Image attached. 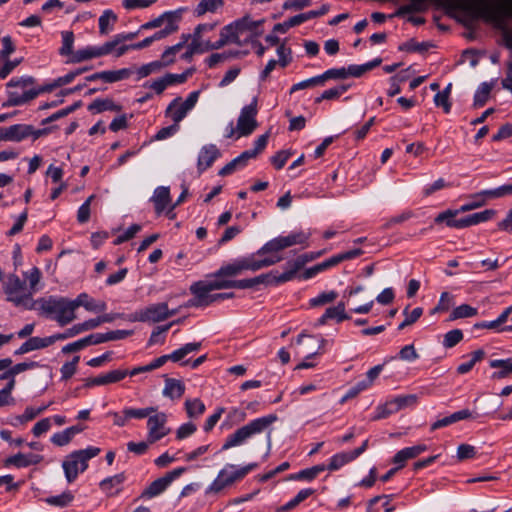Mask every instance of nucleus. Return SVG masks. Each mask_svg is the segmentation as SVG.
I'll return each mask as SVG.
<instances>
[{
  "instance_id": "f257e3e1",
  "label": "nucleus",
  "mask_w": 512,
  "mask_h": 512,
  "mask_svg": "<svg viewBox=\"0 0 512 512\" xmlns=\"http://www.w3.org/2000/svg\"><path fill=\"white\" fill-rule=\"evenodd\" d=\"M305 262L300 259L288 261L285 265L283 273L277 271H270L265 274L258 275L250 279L231 280L227 276L217 275V271L212 275V279H206L211 285L213 291L221 289H249L256 287L260 284L264 285H280L291 281L295 278L297 272L304 266Z\"/></svg>"
},
{
  "instance_id": "f03ea898",
  "label": "nucleus",
  "mask_w": 512,
  "mask_h": 512,
  "mask_svg": "<svg viewBox=\"0 0 512 512\" xmlns=\"http://www.w3.org/2000/svg\"><path fill=\"white\" fill-rule=\"evenodd\" d=\"M450 7L463 11L470 21L482 19L486 22L498 23L504 17H512L510 0H446Z\"/></svg>"
},
{
  "instance_id": "7ed1b4c3",
  "label": "nucleus",
  "mask_w": 512,
  "mask_h": 512,
  "mask_svg": "<svg viewBox=\"0 0 512 512\" xmlns=\"http://www.w3.org/2000/svg\"><path fill=\"white\" fill-rule=\"evenodd\" d=\"M39 315L50 318L63 327L73 322L77 316L71 299L62 296L41 297L35 308Z\"/></svg>"
},
{
  "instance_id": "20e7f679",
  "label": "nucleus",
  "mask_w": 512,
  "mask_h": 512,
  "mask_svg": "<svg viewBox=\"0 0 512 512\" xmlns=\"http://www.w3.org/2000/svg\"><path fill=\"white\" fill-rule=\"evenodd\" d=\"M277 419L278 418L275 414H269L251 420L249 423L238 428L235 432L226 438L222 446V450H228L230 448L245 444L253 436L261 434L262 432L269 429L270 426L277 421Z\"/></svg>"
},
{
  "instance_id": "39448f33",
  "label": "nucleus",
  "mask_w": 512,
  "mask_h": 512,
  "mask_svg": "<svg viewBox=\"0 0 512 512\" xmlns=\"http://www.w3.org/2000/svg\"><path fill=\"white\" fill-rule=\"evenodd\" d=\"M256 255L257 254L255 253L247 257L238 258L227 265L221 266L217 270V275L227 276L228 278L235 277L244 271H258L262 268L272 266L282 260V257L277 255H269L263 259H256Z\"/></svg>"
},
{
  "instance_id": "423d86ee",
  "label": "nucleus",
  "mask_w": 512,
  "mask_h": 512,
  "mask_svg": "<svg viewBox=\"0 0 512 512\" xmlns=\"http://www.w3.org/2000/svg\"><path fill=\"white\" fill-rule=\"evenodd\" d=\"M35 79L31 76L14 77L7 83L8 99L4 107L19 106L36 98L40 91L34 86Z\"/></svg>"
},
{
  "instance_id": "0eeeda50",
  "label": "nucleus",
  "mask_w": 512,
  "mask_h": 512,
  "mask_svg": "<svg viewBox=\"0 0 512 512\" xmlns=\"http://www.w3.org/2000/svg\"><path fill=\"white\" fill-rule=\"evenodd\" d=\"M100 452V448L89 446L85 449L76 450L68 454L62 462L66 481L73 483L80 474L87 470L88 461L96 457Z\"/></svg>"
},
{
  "instance_id": "6e6552de",
  "label": "nucleus",
  "mask_w": 512,
  "mask_h": 512,
  "mask_svg": "<svg viewBox=\"0 0 512 512\" xmlns=\"http://www.w3.org/2000/svg\"><path fill=\"white\" fill-rule=\"evenodd\" d=\"M3 290L6 294V300L16 307H22L26 310L35 308L36 300H33L31 291L28 290L25 281L16 274H10L6 277L3 282Z\"/></svg>"
},
{
  "instance_id": "1a4fd4ad",
  "label": "nucleus",
  "mask_w": 512,
  "mask_h": 512,
  "mask_svg": "<svg viewBox=\"0 0 512 512\" xmlns=\"http://www.w3.org/2000/svg\"><path fill=\"white\" fill-rule=\"evenodd\" d=\"M256 467V463H250L245 466H236L234 464L225 465V467L219 471L217 477L209 485L207 492L219 493L227 486H230L236 481L243 479Z\"/></svg>"
},
{
  "instance_id": "9d476101",
  "label": "nucleus",
  "mask_w": 512,
  "mask_h": 512,
  "mask_svg": "<svg viewBox=\"0 0 512 512\" xmlns=\"http://www.w3.org/2000/svg\"><path fill=\"white\" fill-rule=\"evenodd\" d=\"M311 236L310 232L306 231H293L286 236H278L267 243H265L259 250H257V256L262 255H275L283 249L292 247L294 245H301L307 247V241Z\"/></svg>"
},
{
  "instance_id": "9b49d317",
  "label": "nucleus",
  "mask_w": 512,
  "mask_h": 512,
  "mask_svg": "<svg viewBox=\"0 0 512 512\" xmlns=\"http://www.w3.org/2000/svg\"><path fill=\"white\" fill-rule=\"evenodd\" d=\"M200 96V91L191 92L185 100L181 97L174 98L165 110V116L170 118L173 123H179L195 107Z\"/></svg>"
},
{
  "instance_id": "f8f14e48",
  "label": "nucleus",
  "mask_w": 512,
  "mask_h": 512,
  "mask_svg": "<svg viewBox=\"0 0 512 512\" xmlns=\"http://www.w3.org/2000/svg\"><path fill=\"white\" fill-rule=\"evenodd\" d=\"M177 312V309L169 310L166 303H155L136 311L129 317V320L157 323L177 314Z\"/></svg>"
},
{
  "instance_id": "ddd939ff",
  "label": "nucleus",
  "mask_w": 512,
  "mask_h": 512,
  "mask_svg": "<svg viewBox=\"0 0 512 512\" xmlns=\"http://www.w3.org/2000/svg\"><path fill=\"white\" fill-rule=\"evenodd\" d=\"M168 416L165 412H156L149 415L147 420L148 443H156L170 434L171 429L167 426Z\"/></svg>"
},
{
  "instance_id": "4468645a",
  "label": "nucleus",
  "mask_w": 512,
  "mask_h": 512,
  "mask_svg": "<svg viewBox=\"0 0 512 512\" xmlns=\"http://www.w3.org/2000/svg\"><path fill=\"white\" fill-rule=\"evenodd\" d=\"M257 112V98H253L249 105H246L241 109L236 126L238 138L252 134L253 131L257 128Z\"/></svg>"
},
{
  "instance_id": "2eb2a0df",
  "label": "nucleus",
  "mask_w": 512,
  "mask_h": 512,
  "mask_svg": "<svg viewBox=\"0 0 512 512\" xmlns=\"http://www.w3.org/2000/svg\"><path fill=\"white\" fill-rule=\"evenodd\" d=\"M184 467L176 468L167 472L163 477L154 480L142 493L141 498L151 499L162 494L170 484L179 478L184 472Z\"/></svg>"
},
{
  "instance_id": "dca6fc26",
  "label": "nucleus",
  "mask_w": 512,
  "mask_h": 512,
  "mask_svg": "<svg viewBox=\"0 0 512 512\" xmlns=\"http://www.w3.org/2000/svg\"><path fill=\"white\" fill-rule=\"evenodd\" d=\"M213 291L211 285L208 283L207 280H200L197 282H194L190 286V292L193 295V298H191L186 306L187 307H206L213 303V296L214 294H211Z\"/></svg>"
},
{
  "instance_id": "f3484780",
  "label": "nucleus",
  "mask_w": 512,
  "mask_h": 512,
  "mask_svg": "<svg viewBox=\"0 0 512 512\" xmlns=\"http://www.w3.org/2000/svg\"><path fill=\"white\" fill-rule=\"evenodd\" d=\"M110 47L108 42H105L101 46H87L82 49H78L72 55V57L66 60V63H81L93 58H98L108 55Z\"/></svg>"
},
{
  "instance_id": "a211bd4d",
  "label": "nucleus",
  "mask_w": 512,
  "mask_h": 512,
  "mask_svg": "<svg viewBox=\"0 0 512 512\" xmlns=\"http://www.w3.org/2000/svg\"><path fill=\"white\" fill-rule=\"evenodd\" d=\"M242 45L243 41L240 31L238 30L235 21L224 26L220 31L219 40L213 42L212 46H209L211 50H218L227 44Z\"/></svg>"
},
{
  "instance_id": "6ab92c4d",
  "label": "nucleus",
  "mask_w": 512,
  "mask_h": 512,
  "mask_svg": "<svg viewBox=\"0 0 512 512\" xmlns=\"http://www.w3.org/2000/svg\"><path fill=\"white\" fill-rule=\"evenodd\" d=\"M263 22L264 20L255 21L248 16L235 21L236 26L240 31L241 37L245 43L261 35L259 27L262 25Z\"/></svg>"
},
{
  "instance_id": "aec40b11",
  "label": "nucleus",
  "mask_w": 512,
  "mask_h": 512,
  "mask_svg": "<svg viewBox=\"0 0 512 512\" xmlns=\"http://www.w3.org/2000/svg\"><path fill=\"white\" fill-rule=\"evenodd\" d=\"M220 150L215 144L204 145L198 154L197 158V170L199 174L210 168L216 159L220 157Z\"/></svg>"
},
{
  "instance_id": "412c9836",
  "label": "nucleus",
  "mask_w": 512,
  "mask_h": 512,
  "mask_svg": "<svg viewBox=\"0 0 512 512\" xmlns=\"http://www.w3.org/2000/svg\"><path fill=\"white\" fill-rule=\"evenodd\" d=\"M33 133V127L25 124H15L9 127L0 128V141L19 142Z\"/></svg>"
},
{
  "instance_id": "4be33fe9",
  "label": "nucleus",
  "mask_w": 512,
  "mask_h": 512,
  "mask_svg": "<svg viewBox=\"0 0 512 512\" xmlns=\"http://www.w3.org/2000/svg\"><path fill=\"white\" fill-rule=\"evenodd\" d=\"M72 302L75 312L79 307H84L87 311L93 313L104 312L107 309V304L105 301L96 300L90 297L87 293H80L75 299L72 300Z\"/></svg>"
},
{
  "instance_id": "5701e85b",
  "label": "nucleus",
  "mask_w": 512,
  "mask_h": 512,
  "mask_svg": "<svg viewBox=\"0 0 512 512\" xmlns=\"http://www.w3.org/2000/svg\"><path fill=\"white\" fill-rule=\"evenodd\" d=\"M182 10L166 11L157 18H154L139 27V32L159 28L162 25H169L170 22L177 23L180 20Z\"/></svg>"
},
{
  "instance_id": "b1692460",
  "label": "nucleus",
  "mask_w": 512,
  "mask_h": 512,
  "mask_svg": "<svg viewBox=\"0 0 512 512\" xmlns=\"http://www.w3.org/2000/svg\"><path fill=\"white\" fill-rule=\"evenodd\" d=\"M43 460V456L39 454H23L17 453L8 457L5 460V466H15L16 468H26L32 465H37Z\"/></svg>"
},
{
  "instance_id": "393cba45",
  "label": "nucleus",
  "mask_w": 512,
  "mask_h": 512,
  "mask_svg": "<svg viewBox=\"0 0 512 512\" xmlns=\"http://www.w3.org/2000/svg\"><path fill=\"white\" fill-rule=\"evenodd\" d=\"M427 449L428 448L425 444H418L415 446L403 448L394 455L393 463L398 465V468H402L407 460L416 458Z\"/></svg>"
},
{
  "instance_id": "a878e982",
  "label": "nucleus",
  "mask_w": 512,
  "mask_h": 512,
  "mask_svg": "<svg viewBox=\"0 0 512 512\" xmlns=\"http://www.w3.org/2000/svg\"><path fill=\"white\" fill-rule=\"evenodd\" d=\"M154 204L155 212L161 215L171 203L170 189L166 186H159L154 190L151 197Z\"/></svg>"
},
{
  "instance_id": "bb28decb",
  "label": "nucleus",
  "mask_w": 512,
  "mask_h": 512,
  "mask_svg": "<svg viewBox=\"0 0 512 512\" xmlns=\"http://www.w3.org/2000/svg\"><path fill=\"white\" fill-rule=\"evenodd\" d=\"M125 480V474L118 473L103 479L99 483V487L107 496H115L121 491V486Z\"/></svg>"
},
{
  "instance_id": "cd10ccee",
  "label": "nucleus",
  "mask_w": 512,
  "mask_h": 512,
  "mask_svg": "<svg viewBox=\"0 0 512 512\" xmlns=\"http://www.w3.org/2000/svg\"><path fill=\"white\" fill-rule=\"evenodd\" d=\"M512 314V306L507 307L495 320L482 321L474 325L477 329H489L496 332H504L505 324L508 321L509 316Z\"/></svg>"
},
{
  "instance_id": "c85d7f7f",
  "label": "nucleus",
  "mask_w": 512,
  "mask_h": 512,
  "mask_svg": "<svg viewBox=\"0 0 512 512\" xmlns=\"http://www.w3.org/2000/svg\"><path fill=\"white\" fill-rule=\"evenodd\" d=\"M457 209L452 210L448 209L441 213H439L435 219V224H441L445 223L450 228H456V229H463V225L461 224L463 222V218L457 219L456 216L458 215Z\"/></svg>"
},
{
  "instance_id": "c756f323",
  "label": "nucleus",
  "mask_w": 512,
  "mask_h": 512,
  "mask_svg": "<svg viewBox=\"0 0 512 512\" xmlns=\"http://www.w3.org/2000/svg\"><path fill=\"white\" fill-rule=\"evenodd\" d=\"M122 107L116 104L110 98H97L88 106V110L92 113H102L105 111H121Z\"/></svg>"
},
{
  "instance_id": "7c9ffc66",
  "label": "nucleus",
  "mask_w": 512,
  "mask_h": 512,
  "mask_svg": "<svg viewBox=\"0 0 512 512\" xmlns=\"http://www.w3.org/2000/svg\"><path fill=\"white\" fill-rule=\"evenodd\" d=\"M495 215L496 211L494 209H486L484 211L463 217V222L461 224L463 225V228H467L489 221L494 218Z\"/></svg>"
},
{
  "instance_id": "2f4dec72",
  "label": "nucleus",
  "mask_w": 512,
  "mask_h": 512,
  "mask_svg": "<svg viewBox=\"0 0 512 512\" xmlns=\"http://www.w3.org/2000/svg\"><path fill=\"white\" fill-rule=\"evenodd\" d=\"M118 20L117 15L110 9L103 11L98 19L99 33L107 35L114 30V26Z\"/></svg>"
},
{
  "instance_id": "473e14b6",
  "label": "nucleus",
  "mask_w": 512,
  "mask_h": 512,
  "mask_svg": "<svg viewBox=\"0 0 512 512\" xmlns=\"http://www.w3.org/2000/svg\"><path fill=\"white\" fill-rule=\"evenodd\" d=\"M185 391V385L182 381L173 379V378H167L165 380V386L163 389V395L165 397L171 398V399H178L182 397Z\"/></svg>"
},
{
  "instance_id": "72a5a7b5",
  "label": "nucleus",
  "mask_w": 512,
  "mask_h": 512,
  "mask_svg": "<svg viewBox=\"0 0 512 512\" xmlns=\"http://www.w3.org/2000/svg\"><path fill=\"white\" fill-rule=\"evenodd\" d=\"M354 455L351 451H345L334 454L327 465V469L329 471H337L342 468L344 465L354 461Z\"/></svg>"
},
{
  "instance_id": "f704fd0d",
  "label": "nucleus",
  "mask_w": 512,
  "mask_h": 512,
  "mask_svg": "<svg viewBox=\"0 0 512 512\" xmlns=\"http://www.w3.org/2000/svg\"><path fill=\"white\" fill-rule=\"evenodd\" d=\"M490 367L499 368V371L493 373V378H505L506 376L512 373V358L491 360Z\"/></svg>"
},
{
  "instance_id": "c9c22d12",
  "label": "nucleus",
  "mask_w": 512,
  "mask_h": 512,
  "mask_svg": "<svg viewBox=\"0 0 512 512\" xmlns=\"http://www.w3.org/2000/svg\"><path fill=\"white\" fill-rule=\"evenodd\" d=\"M224 5L223 0H200L194 10V14L198 17L206 13H215Z\"/></svg>"
},
{
  "instance_id": "e433bc0d",
  "label": "nucleus",
  "mask_w": 512,
  "mask_h": 512,
  "mask_svg": "<svg viewBox=\"0 0 512 512\" xmlns=\"http://www.w3.org/2000/svg\"><path fill=\"white\" fill-rule=\"evenodd\" d=\"M61 37L62 45L59 48V54L61 56H67L68 58H70L75 53V51H73L75 39L74 33L72 31H62Z\"/></svg>"
},
{
  "instance_id": "4c0bfd02",
  "label": "nucleus",
  "mask_w": 512,
  "mask_h": 512,
  "mask_svg": "<svg viewBox=\"0 0 512 512\" xmlns=\"http://www.w3.org/2000/svg\"><path fill=\"white\" fill-rule=\"evenodd\" d=\"M205 409V404L199 398L185 401V410L189 418H199Z\"/></svg>"
},
{
  "instance_id": "58836bf2",
  "label": "nucleus",
  "mask_w": 512,
  "mask_h": 512,
  "mask_svg": "<svg viewBox=\"0 0 512 512\" xmlns=\"http://www.w3.org/2000/svg\"><path fill=\"white\" fill-rule=\"evenodd\" d=\"M201 343L193 342V343H187L181 348L173 351L171 354H168L169 360L173 362H178L182 360L185 356H187L189 353L196 352L200 349Z\"/></svg>"
},
{
  "instance_id": "ea45409f",
  "label": "nucleus",
  "mask_w": 512,
  "mask_h": 512,
  "mask_svg": "<svg viewBox=\"0 0 512 512\" xmlns=\"http://www.w3.org/2000/svg\"><path fill=\"white\" fill-rule=\"evenodd\" d=\"M248 159L241 153L238 157L231 160L227 163L222 169L219 171L220 176H227L235 172L239 168H243L246 166Z\"/></svg>"
},
{
  "instance_id": "a19ab883",
  "label": "nucleus",
  "mask_w": 512,
  "mask_h": 512,
  "mask_svg": "<svg viewBox=\"0 0 512 512\" xmlns=\"http://www.w3.org/2000/svg\"><path fill=\"white\" fill-rule=\"evenodd\" d=\"M215 26L216 23H204L197 25L193 32V40L197 41L200 44H203L204 46H212L213 42L205 40L203 38V34L213 31Z\"/></svg>"
},
{
  "instance_id": "79ce46f5",
  "label": "nucleus",
  "mask_w": 512,
  "mask_h": 512,
  "mask_svg": "<svg viewBox=\"0 0 512 512\" xmlns=\"http://www.w3.org/2000/svg\"><path fill=\"white\" fill-rule=\"evenodd\" d=\"M74 500V495L70 491H65L60 495L50 496L45 499V502L51 506L67 507Z\"/></svg>"
},
{
  "instance_id": "37998d69",
  "label": "nucleus",
  "mask_w": 512,
  "mask_h": 512,
  "mask_svg": "<svg viewBox=\"0 0 512 512\" xmlns=\"http://www.w3.org/2000/svg\"><path fill=\"white\" fill-rule=\"evenodd\" d=\"M131 74L132 71L128 68L103 71V81L107 83H114L127 79Z\"/></svg>"
},
{
  "instance_id": "c03bdc74",
  "label": "nucleus",
  "mask_w": 512,
  "mask_h": 512,
  "mask_svg": "<svg viewBox=\"0 0 512 512\" xmlns=\"http://www.w3.org/2000/svg\"><path fill=\"white\" fill-rule=\"evenodd\" d=\"M305 338L308 340H311V341H316V343H317V347L313 351H309V350H312L311 347H309V349H307L305 351H302V353H307L306 358L310 359L319 353V350L323 347V345L325 343V339L322 337L315 338L314 336H311V335L300 334L297 337L296 343L299 345H302Z\"/></svg>"
},
{
  "instance_id": "a18cd8bd",
  "label": "nucleus",
  "mask_w": 512,
  "mask_h": 512,
  "mask_svg": "<svg viewBox=\"0 0 512 512\" xmlns=\"http://www.w3.org/2000/svg\"><path fill=\"white\" fill-rule=\"evenodd\" d=\"M209 46H204L203 44L198 43L197 41H191L187 47L186 51L181 55V58L186 61H190L195 54H201L207 51H210Z\"/></svg>"
},
{
  "instance_id": "49530a36",
  "label": "nucleus",
  "mask_w": 512,
  "mask_h": 512,
  "mask_svg": "<svg viewBox=\"0 0 512 512\" xmlns=\"http://www.w3.org/2000/svg\"><path fill=\"white\" fill-rule=\"evenodd\" d=\"M325 312L326 317H329V319H336L338 323L350 319V316L345 312L344 302H339L336 306L327 308Z\"/></svg>"
},
{
  "instance_id": "de8ad7c7",
  "label": "nucleus",
  "mask_w": 512,
  "mask_h": 512,
  "mask_svg": "<svg viewBox=\"0 0 512 512\" xmlns=\"http://www.w3.org/2000/svg\"><path fill=\"white\" fill-rule=\"evenodd\" d=\"M268 134L260 135L254 142V147L252 149L246 150L243 152L244 156L247 157L248 160L255 158L268 143Z\"/></svg>"
},
{
  "instance_id": "09e8293b",
  "label": "nucleus",
  "mask_w": 512,
  "mask_h": 512,
  "mask_svg": "<svg viewBox=\"0 0 512 512\" xmlns=\"http://www.w3.org/2000/svg\"><path fill=\"white\" fill-rule=\"evenodd\" d=\"M24 278L26 281H28L29 286L27 288L33 295L38 290L37 286L41 280V272L39 268H31L29 271L24 273Z\"/></svg>"
},
{
  "instance_id": "8fccbe9b",
  "label": "nucleus",
  "mask_w": 512,
  "mask_h": 512,
  "mask_svg": "<svg viewBox=\"0 0 512 512\" xmlns=\"http://www.w3.org/2000/svg\"><path fill=\"white\" fill-rule=\"evenodd\" d=\"M156 412V407L150 406L145 408H130L126 407L123 409V413H126L128 419H144L149 417L150 414Z\"/></svg>"
},
{
  "instance_id": "3c124183",
  "label": "nucleus",
  "mask_w": 512,
  "mask_h": 512,
  "mask_svg": "<svg viewBox=\"0 0 512 512\" xmlns=\"http://www.w3.org/2000/svg\"><path fill=\"white\" fill-rule=\"evenodd\" d=\"M277 63L280 67L285 68L292 62V50L290 47L286 46L284 43L280 44L277 48Z\"/></svg>"
},
{
  "instance_id": "603ef678",
  "label": "nucleus",
  "mask_w": 512,
  "mask_h": 512,
  "mask_svg": "<svg viewBox=\"0 0 512 512\" xmlns=\"http://www.w3.org/2000/svg\"><path fill=\"white\" fill-rule=\"evenodd\" d=\"M491 89V85L486 82L482 83L475 92L474 105L482 107L487 102Z\"/></svg>"
},
{
  "instance_id": "864d4df0",
  "label": "nucleus",
  "mask_w": 512,
  "mask_h": 512,
  "mask_svg": "<svg viewBox=\"0 0 512 512\" xmlns=\"http://www.w3.org/2000/svg\"><path fill=\"white\" fill-rule=\"evenodd\" d=\"M181 51V44H175L164 50L161 55L160 62L163 63V67H167L173 64L176 60V55Z\"/></svg>"
},
{
  "instance_id": "5fc2aeb1",
  "label": "nucleus",
  "mask_w": 512,
  "mask_h": 512,
  "mask_svg": "<svg viewBox=\"0 0 512 512\" xmlns=\"http://www.w3.org/2000/svg\"><path fill=\"white\" fill-rule=\"evenodd\" d=\"M417 402L416 395L399 396L387 403L389 407H394L395 411H398L406 406L413 405Z\"/></svg>"
},
{
  "instance_id": "6e6d98bb",
  "label": "nucleus",
  "mask_w": 512,
  "mask_h": 512,
  "mask_svg": "<svg viewBox=\"0 0 512 512\" xmlns=\"http://www.w3.org/2000/svg\"><path fill=\"white\" fill-rule=\"evenodd\" d=\"M478 310L468 304L456 307L451 314V319L468 318L477 315Z\"/></svg>"
},
{
  "instance_id": "4d7b16f0",
  "label": "nucleus",
  "mask_w": 512,
  "mask_h": 512,
  "mask_svg": "<svg viewBox=\"0 0 512 512\" xmlns=\"http://www.w3.org/2000/svg\"><path fill=\"white\" fill-rule=\"evenodd\" d=\"M163 63L160 62V60L152 61L148 64L142 65L138 70V78H145L149 76L152 73L159 72L161 69H163Z\"/></svg>"
},
{
  "instance_id": "13d9d810",
  "label": "nucleus",
  "mask_w": 512,
  "mask_h": 512,
  "mask_svg": "<svg viewBox=\"0 0 512 512\" xmlns=\"http://www.w3.org/2000/svg\"><path fill=\"white\" fill-rule=\"evenodd\" d=\"M463 339V332L460 329H453L444 335L443 346L445 348H452L456 346Z\"/></svg>"
},
{
  "instance_id": "bf43d9fd",
  "label": "nucleus",
  "mask_w": 512,
  "mask_h": 512,
  "mask_svg": "<svg viewBox=\"0 0 512 512\" xmlns=\"http://www.w3.org/2000/svg\"><path fill=\"white\" fill-rule=\"evenodd\" d=\"M322 85H323V81H322L321 75H318V76L303 80L301 82H298V83L292 85V87L290 89V93H294V92L302 90V89H307L310 87L322 86Z\"/></svg>"
},
{
  "instance_id": "052dcab7",
  "label": "nucleus",
  "mask_w": 512,
  "mask_h": 512,
  "mask_svg": "<svg viewBox=\"0 0 512 512\" xmlns=\"http://www.w3.org/2000/svg\"><path fill=\"white\" fill-rule=\"evenodd\" d=\"M94 195L89 196L86 201L79 207L77 211V221L81 224L86 223L90 219V206L94 199Z\"/></svg>"
},
{
  "instance_id": "680f3d73",
  "label": "nucleus",
  "mask_w": 512,
  "mask_h": 512,
  "mask_svg": "<svg viewBox=\"0 0 512 512\" xmlns=\"http://www.w3.org/2000/svg\"><path fill=\"white\" fill-rule=\"evenodd\" d=\"M80 360L79 356H75L72 361L66 362L62 365L60 372H61V378L63 380H67L71 378L77 370V364Z\"/></svg>"
},
{
  "instance_id": "e2e57ef3",
  "label": "nucleus",
  "mask_w": 512,
  "mask_h": 512,
  "mask_svg": "<svg viewBox=\"0 0 512 512\" xmlns=\"http://www.w3.org/2000/svg\"><path fill=\"white\" fill-rule=\"evenodd\" d=\"M143 87L152 89L156 94H162L169 87L165 75L150 82H145Z\"/></svg>"
},
{
  "instance_id": "0e129e2a",
  "label": "nucleus",
  "mask_w": 512,
  "mask_h": 512,
  "mask_svg": "<svg viewBox=\"0 0 512 512\" xmlns=\"http://www.w3.org/2000/svg\"><path fill=\"white\" fill-rule=\"evenodd\" d=\"M338 294L335 291L323 292L319 294L317 297H314L310 300L311 306H320L326 303L333 302L337 298Z\"/></svg>"
},
{
  "instance_id": "69168bd1",
  "label": "nucleus",
  "mask_w": 512,
  "mask_h": 512,
  "mask_svg": "<svg viewBox=\"0 0 512 512\" xmlns=\"http://www.w3.org/2000/svg\"><path fill=\"white\" fill-rule=\"evenodd\" d=\"M179 26L177 23L170 22L169 25H165L163 29L155 32L151 35L152 42L162 40L169 35L175 33L178 30Z\"/></svg>"
},
{
  "instance_id": "338daca9",
  "label": "nucleus",
  "mask_w": 512,
  "mask_h": 512,
  "mask_svg": "<svg viewBox=\"0 0 512 512\" xmlns=\"http://www.w3.org/2000/svg\"><path fill=\"white\" fill-rule=\"evenodd\" d=\"M72 439H73V436L70 434V432L66 428L65 430H63L61 432L54 433L50 440L54 445L62 447V446L69 444Z\"/></svg>"
},
{
  "instance_id": "774afa93",
  "label": "nucleus",
  "mask_w": 512,
  "mask_h": 512,
  "mask_svg": "<svg viewBox=\"0 0 512 512\" xmlns=\"http://www.w3.org/2000/svg\"><path fill=\"white\" fill-rule=\"evenodd\" d=\"M399 359L403 361L412 362L419 358V354L417 353L413 344H409L401 348L398 354Z\"/></svg>"
}]
</instances>
